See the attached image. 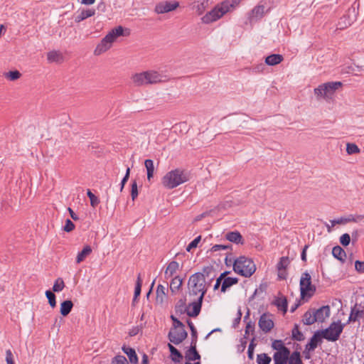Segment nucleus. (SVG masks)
I'll use <instances>...</instances> for the list:
<instances>
[{
  "label": "nucleus",
  "instance_id": "nucleus-24",
  "mask_svg": "<svg viewBox=\"0 0 364 364\" xmlns=\"http://www.w3.org/2000/svg\"><path fill=\"white\" fill-rule=\"evenodd\" d=\"M183 279L179 276H175L171 281L170 290L173 294H176L181 288Z\"/></svg>",
  "mask_w": 364,
  "mask_h": 364
},
{
  "label": "nucleus",
  "instance_id": "nucleus-42",
  "mask_svg": "<svg viewBox=\"0 0 364 364\" xmlns=\"http://www.w3.org/2000/svg\"><path fill=\"white\" fill-rule=\"evenodd\" d=\"M290 264V260L288 257H282L277 264V270H286Z\"/></svg>",
  "mask_w": 364,
  "mask_h": 364
},
{
  "label": "nucleus",
  "instance_id": "nucleus-45",
  "mask_svg": "<svg viewBox=\"0 0 364 364\" xmlns=\"http://www.w3.org/2000/svg\"><path fill=\"white\" fill-rule=\"evenodd\" d=\"M272 358L266 353L257 355V362L258 364H269Z\"/></svg>",
  "mask_w": 364,
  "mask_h": 364
},
{
  "label": "nucleus",
  "instance_id": "nucleus-4",
  "mask_svg": "<svg viewBox=\"0 0 364 364\" xmlns=\"http://www.w3.org/2000/svg\"><path fill=\"white\" fill-rule=\"evenodd\" d=\"M124 28L122 26H117L109 31L96 46L94 54L100 55L108 50L117 38L123 36Z\"/></svg>",
  "mask_w": 364,
  "mask_h": 364
},
{
  "label": "nucleus",
  "instance_id": "nucleus-17",
  "mask_svg": "<svg viewBox=\"0 0 364 364\" xmlns=\"http://www.w3.org/2000/svg\"><path fill=\"white\" fill-rule=\"evenodd\" d=\"M314 312L316 321L323 322L326 318L329 317L331 311L329 306H323L318 309H314Z\"/></svg>",
  "mask_w": 364,
  "mask_h": 364
},
{
  "label": "nucleus",
  "instance_id": "nucleus-57",
  "mask_svg": "<svg viewBox=\"0 0 364 364\" xmlns=\"http://www.w3.org/2000/svg\"><path fill=\"white\" fill-rule=\"evenodd\" d=\"M131 196L133 200H134L138 196V188L136 181H134L132 183Z\"/></svg>",
  "mask_w": 364,
  "mask_h": 364
},
{
  "label": "nucleus",
  "instance_id": "nucleus-41",
  "mask_svg": "<svg viewBox=\"0 0 364 364\" xmlns=\"http://www.w3.org/2000/svg\"><path fill=\"white\" fill-rule=\"evenodd\" d=\"M188 306H186V299H181L178 301L175 309L176 313L183 314L188 311Z\"/></svg>",
  "mask_w": 364,
  "mask_h": 364
},
{
  "label": "nucleus",
  "instance_id": "nucleus-11",
  "mask_svg": "<svg viewBox=\"0 0 364 364\" xmlns=\"http://www.w3.org/2000/svg\"><path fill=\"white\" fill-rule=\"evenodd\" d=\"M364 318V306L361 304H355L351 307L350 314L348 317L347 323L350 322L358 321L360 323V319Z\"/></svg>",
  "mask_w": 364,
  "mask_h": 364
},
{
  "label": "nucleus",
  "instance_id": "nucleus-61",
  "mask_svg": "<svg viewBox=\"0 0 364 364\" xmlns=\"http://www.w3.org/2000/svg\"><path fill=\"white\" fill-rule=\"evenodd\" d=\"M129 174H130V168L127 167L125 176H124V178H122V180L121 181L120 191H122L125 183L127 182V181L129 178Z\"/></svg>",
  "mask_w": 364,
  "mask_h": 364
},
{
  "label": "nucleus",
  "instance_id": "nucleus-1",
  "mask_svg": "<svg viewBox=\"0 0 364 364\" xmlns=\"http://www.w3.org/2000/svg\"><path fill=\"white\" fill-rule=\"evenodd\" d=\"M189 173L182 168L168 171L161 178V184L167 189H173L189 181Z\"/></svg>",
  "mask_w": 364,
  "mask_h": 364
},
{
  "label": "nucleus",
  "instance_id": "nucleus-62",
  "mask_svg": "<svg viewBox=\"0 0 364 364\" xmlns=\"http://www.w3.org/2000/svg\"><path fill=\"white\" fill-rule=\"evenodd\" d=\"M6 362L7 364H15L14 361V355L10 349L6 351Z\"/></svg>",
  "mask_w": 364,
  "mask_h": 364
},
{
  "label": "nucleus",
  "instance_id": "nucleus-35",
  "mask_svg": "<svg viewBox=\"0 0 364 364\" xmlns=\"http://www.w3.org/2000/svg\"><path fill=\"white\" fill-rule=\"evenodd\" d=\"M95 10L94 9H85L82 10L79 14L75 17V21L76 22H80L87 18L91 17L95 15Z\"/></svg>",
  "mask_w": 364,
  "mask_h": 364
},
{
  "label": "nucleus",
  "instance_id": "nucleus-36",
  "mask_svg": "<svg viewBox=\"0 0 364 364\" xmlns=\"http://www.w3.org/2000/svg\"><path fill=\"white\" fill-rule=\"evenodd\" d=\"M91 252H92V248L90 247V246H89V245L85 246L84 248L82 249V250L77 254V257H76V262L77 264H80L83 260H85V259L89 255H90Z\"/></svg>",
  "mask_w": 364,
  "mask_h": 364
},
{
  "label": "nucleus",
  "instance_id": "nucleus-20",
  "mask_svg": "<svg viewBox=\"0 0 364 364\" xmlns=\"http://www.w3.org/2000/svg\"><path fill=\"white\" fill-rule=\"evenodd\" d=\"M185 358L188 361H195L200 359V355L196 349V343L191 344L190 348L185 353Z\"/></svg>",
  "mask_w": 364,
  "mask_h": 364
},
{
  "label": "nucleus",
  "instance_id": "nucleus-64",
  "mask_svg": "<svg viewBox=\"0 0 364 364\" xmlns=\"http://www.w3.org/2000/svg\"><path fill=\"white\" fill-rule=\"evenodd\" d=\"M355 269L360 273L364 272V262H360L359 260L355 261Z\"/></svg>",
  "mask_w": 364,
  "mask_h": 364
},
{
  "label": "nucleus",
  "instance_id": "nucleus-39",
  "mask_svg": "<svg viewBox=\"0 0 364 364\" xmlns=\"http://www.w3.org/2000/svg\"><path fill=\"white\" fill-rule=\"evenodd\" d=\"M144 166L147 171V179L150 181L153 178L154 173V162L151 159H146L144 161Z\"/></svg>",
  "mask_w": 364,
  "mask_h": 364
},
{
  "label": "nucleus",
  "instance_id": "nucleus-16",
  "mask_svg": "<svg viewBox=\"0 0 364 364\" xmlns=\"http://www.w3.org/2000/svg\"><path fill=\"white\" fill-rule=\"evenodd\" d=\"M289 355L290 350L289 348L275 352L273 355L274 364H287Z\"/></svg>",
  "mask_w": 364,
  "mask_h": 364
},
{
  "label": "nucleus",
  "instance_id": "nucleus-31",
  "mask_svg": "<svg viewBox=\"0 0 364 364\" xmlns=\"http://www.w3.org/2000/svg\"><path fill=\"white\" fill-rule=\"evenodd\" d=\"M332 255L335 258L341 262H344L346 257L345 250L340 246H336L333 248Z\"/></svg>",
  "mask_w": 364,
  "mask_h": 364
},
{
  "label": "nucleus",
  "instance_id": "nucleus-54",
  "mask_svg": "<svg viewBox=\"0 0 364 364\" xmlns=\"http://www.w3.org/2000/svg\"><path fill=\"white\" fill-rule=\"evenodd\" d=\"M350 242V236L348 233H344L340 237V243L344 246L347 247Z\"/></svg>",
  "mask_w": 364,
  "mask_h": 364
},
{
  "label": "nucleus",
  "instance_id": "nucleus-28",
  "mask_svg": "<svg viewBox=\"0 0 364 364\" xmlns=\"http://www.w3.org/2000/svg\"><path fill=\"white\" fill-rule=\"evenodd\" d=\"M283 60L284 58L282 55L272 54L265 58V63L268 65L273 66L279 64Z\"/></svg>",
  "mask_w": 364,
  "mask_h": 364
},
{
  "label": "nucleus",
  "instance_id": "nucleus-8",
  "mask_svg": "<svg viewBox=\"0 0 364 364\" xmlns=\"http://www.w3.org/2000/svg\"><path fill=\"white\" fill-rule=\"evenodd\" d=\"M250 259L245 256H240L233 262V270L237 274L245 277H250Z\"/></svg>",
  "mask_w": 364,
  "mask_h": 364
},
{
  "label": "nucleus",
  "instance_id": "nucleus-56",
  "mask_svg": "<svg viewBox=\"0 0 364 364\" xmlns=\"http://www.w3.org/2000/svg\"><path fill=\"white\" fill-rule=\"evenodd\" d=\"M232 250V245H215L212 247L211 251L213 252H217L219 250Z\"/></svg>",
  "mask_w": 364,
  "mask_h": 364
},
{
  "label": "nucleus",
  "instance_id": "nucleus-21",
  "mask_svg": "<svg viewBox=\"0 0 364 364\" xmlns=\"http://www.w3.org/2000/svg\"><path fill=\"white\" fill-rule=\"evenodd\" d=\"M273 305L277 307V309L285 314L287 311L288 302L286 296H281L276 297L272 303Z\"/></svg>",
  "mask_w": 364,
  "mask_h": 364
},
{
  "label": "nucleus",
  "instance_id": "nucleus-38",
  "mask_svg": "<svg viewBox=\"0 0 364 364\" xmlns=\"http://www.w3.org/2000/svg\"><path fill=\"white\" fill-rule=\"evenodd\" d=\"M237 282L238 279L237 278L224 277L223 281L222 282L221 291L225 292L228 288L237 284Z\"/></svg>",
  "mask_w": 364,
  "mask_h": 364
},
{
  "label": "nucleus",
  "instance_id": "nucleus-58",
  "mask_svg": "<svg viewBox=\"0 0 364 364\" xmlns=\"http://www.w3.org/2000/svg\"><path fill=\"white\" fill-rule=\"evenodd\" d=\"M75 229L74 223L70 220L67 219L65 220V224L63 227V230L67 232H70Z\"/></svg>",
  "mask_w": 364,
  "mask_h": 364
},
{
  "label": "nucleus",
  "instance_id": "nucleus-46",
  "mask_svg": "<svg viewBox=\"0 0 364 364\" xmlns=\"http://www.w3.org/2000/svg\"><path fill=\"white\" fill-rule=\"evenodd\" d=\"M65 287V283L62 278H58L53 287V291L54 292L61 291Z\"/></svg>",
  "mask_w": 364,
  "mask_h": 364
},
{
  "label": "nucleus",
  "instance_id": "nucleus-43",
  "mask_svg": "<svg viewBox=\"0 0 364 364\" xmlns=\"http://www.w3.org/2000/svg\"><path fill=\"white\" fill-rule=\"evenodd\" d=\"M141 284H142V280L141 279V276L139 274L137 277V279H136V286H135V289H134V299H133L134 301L136 300L137 297L141 294Z\"/></svg>",
  "mask_w": 364,
  "mask_h": 364
},
{
  "label": "nucleus",
  "instance_id": "nucleus-22",
  "mask_svg": "<svg viewBox=\"0 0 364 364\" xmlns=\"http://www.w3.org/2000/svg\"><path fill=\"white\" fill-rule=\"evenodd\" d=\"M131 80L135 86L139 87L147 85L145 71L132 75Z\"/></svg>",
  "mask_w": 364,
  "mask_h": 364
},
{
  "label": "nucleus",
  "instance_id": "nucleus-48",
  "mask_svg": "<svg viewBox=\"0 0 364 364\" xmlns=\"http://www.w3.org/2000/svg\"><path fill=\"white\" fill-rule=\"evenodd\" d=\"M272 348L277 351L283 350L288 348L286 347L282 340H274L272 343Z\"/></svg>",
  "mask_w": 364,
  "mask_h": 364
},
{
  "label": "nucleus",
  "instance_id": "nucleus-50",
  "mask_svg": "<svg viewBox=\"0 0 364 364\" xmlns=\"http://www.w3.org/2000/svg\"><path fill=\"white\" fill-rule=\"evenodd\" d=\"M267 289V284L266 282H264V283H262V284L259 285V288H257V289L255 290V291H254L253 294H252V299L254 298V296H259V295H261V294H264V293L266 291Z\"/></svg>",
  "mask_w": 364,
  "mask_h": 364
},
{
  "label": "nucleus",
  "instance_id": "nucleus-5",
  "mask_svg": "<svg viewBox=\"0 0 364 364\" xmlns=\"http://www.w3.org/2000/svg\"><path fill=\"white\" fill-rule=\"evenodd\" d=\"M341 82H328L319 85L314 89V94L317 97L331 99L335 92L342 87Z\"/></svg>",
  "mask_w": 364,
  "mask_h": 364
},
{
  "label": "nucleus",
  "instance_id": "nucleus-32",
  "mask_svg": "<svg viewBox=\"0 0 364 364\" xmlns=\"http://www.w3.org/2000/svg\"><path fill=\"white\" fill-rule=\"evenodd\" d=\"M291 339L297 341H302L305 339L303 333L299 330V326L295 323L291 330Z\"/></svg>",
  "mask_w": 364,
  "mask_h": 364
},
{
  "label": "nucleus",
  "instance_id": "nucleus-13",
  "mask_svg": "<svg viewBox=\"0 0 364 364\" xmlns=\"http://www.w3.org/2000/svg\"><path fill=\"white\" fill-rule=\"evenodd\" d=\"M271 316L272 315L270 314L264 313L260 316L259 319V326L260 329L264 333L269 332L274 327V324L273 320L271 318Z\"/></svg>",
  "mask_w": 364,
  "mask_h": 364
},
{
  "label": "nucleus",
  "instance_id": "nucleus-26",
  "mask_svg": "<svg viewBox=\"0 0 364 364\" xmlns=\"http://www.w3.org/2000/svg\"><path fill=\"white\" fill-rule=\"evenodd\" d=\"M225 238L228 241L235 244H243L242 237L237 231L228 232L225 235Z\"/></svg>",
  "mask_w": 364,
  "mask_h": 364
},
{
  "label": "nucleus",
  "instance_id": "nucleus-30",
  "mask_svg": "<svg viewBox=\"0 0 364 364\" xmlns=\"http://www.w3.org/2000/svg\"><path fill=\"white\" fill-rule=\"evenodd\" d=\"M73 306V303L71 300H66L61 303L60 304V314L63 316H68Z\"/></svg>",
  "mask_w": 364,
  "mask_h": 364
},
{
  "label": "nucleus",
  "instance_id": "nucleus-6",
  "mask_svg": "<svg viewBox=\"0 0 364 364\" xmlns=\"http://www.w3.org/2000/svg\"><path fill=\"white\" fill-rule=\"evenodd\" d=\"M345 325V323H341V321H338L331 323L327 328L320 331L321 334H323V338L328 341L334 342L338 340Z\"/></svg>",
  "mask_w": 364,
  "mask_h": 364
},
{
  "label": "nucleus",
  "instance_id": "nucleus-53",
  "mask_svg": "<svg viewBox=\"0 0 364 364\" xmlns=\"http://www.w3.org/2000/svg\"><path fill=\"white\" fill-rule=\"evenodd\" d=\"M112 364H129V363L124 355H117L112 358Z\"/></svg>",
  "mask_w": 364,
  "mask_h": 364
},
{
  "label": "nucleus",
  "instance_id": "nucleus-3",
  "mask_svg": "<svg viewBox=\"0 0 364 364\" xmlns=\"http://www.w3.org/2000/svg\"><path fill=\"white\" fill-rule=\"evenodd\" d=\"M188 288L190 296L201 297L203 299L208 290L204 274L197 272L192 274L188 279Z\"/></svg>",
  "mask_w": 364,
  "mask_h": 364
},
{
  "label": "nucleus",
  "instance_id": "nucleus-29",
  "mask_svg": "<svg viewBox=\"0 0 364 364\" xmlns=\"http://www.w3.org/2000/svg\"><path fill=\"white\" fill-rule=\"evenodd\" d=\"M122 350L124 353H126L129 358V362L133 364H136L138 363V357L136 354L135 350L130 347L123 346Z\"/></svg>",
  "mask_w": 364,
  "mask_h": 364
},
{
  "label": "nucleus",
  "instance_id": "nucleus-33",
  "mask_svg": "<svg viewBox=\"0 0 364 364\" xmlns=\"http://www.w3.org/2000/svg\"><path fill=\"white\" fill-rule=\"evenodd\" d=\"M47 59L50 63H60L63 57L60 52L53 50L48 53Z\"/></svg>",
  "mask_w": 364,
  "mask_h": 364
},
{
  "label": "nucleus",
  "instance_id": "nucleus-55",
  "mask_svg": "<svg viewBox=\"0 0 364 364\" xmlns=\"http://www.w3.org/2000/svg\"><path fill=\"white\" fill-rule=\"evenodd\" d=\"M200 240H201L200 235L196 237L192 242H191L188 245V246L186 247V251L190 252L192 249L196 248L198 246V244L200 241Z\"/></svg>",
  "mask_w": 364,
  "mask_h": 364
},
{
  "label": "nucleus",
  "instance_id": "nucleus-37",
  "mask_svg": "<svg viewBox=\"0 0 364 364\" xmlns=\"http://www.w3.org/2000/svg\"><path fill=\"white\" fill-rule=\"evenodd\" d=\"M168 349L171 354V360L176 363L180 362V360L183 358L182 354L179 352L178 349H176L173 345L171 343L168 344Z\"/></svg>",
  "mask_w": 364,
  "mask_h": 364
},
{
  "label": "nucleus",
  "instance_id": "nucleus-60",
  "mask_svg": "<svg viewBox=\"0 0 364 364\" xmlns=\"http://www.w3.org/2000/svg\"><path fill=\"white\" fill-rule=\"evenodd\" d=\"M242 318V311L240 309H238L236 317L234 318L232 322V328H236L238 326Z\"/></svg>",
  "mask_w": 364,
  "mask_h": 364
},
{
  "label": "nucleus",
  "instance_id": "nucleus-49",
  "mask_svg": "<svg viewBox=\"0 0 364 364\" xmlns=\"http://www.w3.org/2000/svg\"><path fill=\"white\" fill-rule=\"evenodd\" d=\"M46 296L48 300V303L52 308L56 306L55 295L50 290L46 291Z\"/></svg>",
  "mask_w": 364,
  "mask_h": 364
},
{
  "label": "nucleus",
  "instance_id": "nucleus-47",
  "mask_svg": "<svg viewBox=\"0 0 364 364\" xmlns=\"http://www.w3.org/2000/svg\"><path fill=\"white\" fill-rule=\"evenodd\" d=\"M346 151L348 154H359L360 149L355 144L348 143L346 144Z\"/></svg>",
  "mask_w": 364,
  "mask_h": 364
},
{
  "label": "nucleus",
  "instance_id": "nucleus-52",
  "mask_svg": "<svg viewBox=\"0 0 364 364\" xmlns=\"http://www.w3.org/2000/svg\"><path fill=\"white\" fill-rule=\"evenodd\" d=\"M87 195L90 200V205L95 208L100 203V200L95 196L90 190H87Z\"/></svg>",
  "mask_w": 364,
  "mask_h": 364
},
{
  "label": "nucleus",
  "instance_id": "nucleus-12",
  "mask_svg": "<svg viewBox=\"0 0 364 364\" xmlns=\"http://www.w3.org/2000/svg\"><path fill=\"white\" fill-rule=\"evenodd\" d=\"M179 6L178 1H162L156 4L155 11L157 14H165L175 10Z\"/></svg>",
  "mask_w": 364,
  "mask_h": 364
},
{
  "label": "nucleus",
  "instance_id": "nucleus-9",
  "mask_svg": "<svg viewBox=\"0 0 364 364\" xmlns=\"http://www.w3.org/2000/svg\"><path fill=\"white\" fill-rule=\"evenodd\" d=\"M187 336L185 327H177L171 328L168 337L171 343L178 345L187 338Z\"/></svg>",
  "mask_w": 364,
  "mask_h": 364
},
{
  "label": "nucleus",
  "instance_id": "nucleus-34",
  "mask_svg": "<svg viewBox=\"0 0 364 364\" xmlns=\"http://www.w3.org/2000/svg\"><path fill=\"white\" fill-rule=\"evenodd\" d=\"M166 287L162 284H159L156 289V298L157 304H162L166 298Z\"/></svg>",
  "mask_w": 364,
  "mask_h": 364
},
{
  "label": "nucleus",
  "instance_id": "nucleus-59",
  "mask_svg": "<svg viewBox=\"0 0 364 364\" xmlns=\"http://www.w3.org/2000/svg\"><path fill=\"white\" fill-rule=\"evenodd\" d=\"M364 218V215H357L355 216L353 215H349L347 218V223L350 222L357 223L358 221L362 220Z\"/></svg>",
  "mask_w": 364,
  "mask_h": 364
},
{
  "label": "nucleus",
  "instance_id": "nucleus-15",
  "mask_svg": "<svg viewBox=\"0 0 364 364\" xmlns=\"http://www.w3.org/2000/svg\"><path fill=\"white\" fill-rule=\"evenodd\" d=\"M203 299L198 297L193 299V301L188 304L187 315L191 317H196L200 312Z\"/></svg>",
  "mask_w": 364,
  "mask_h": 364
},
{
  "label": "nucleus",
  "instance_id": "nucleus-51",
  "mask_svg": "<svg viewBox=\"0 0 364 364\" xmlns=\"http://www.w3.org/2000/svg\"><path fill=\"white\" fill-rule=\"evenodd\" d=\"M187 323L190 328V330L191 331V336H192V341H191V343H197V331H196V328H195L193 322L190 320H188L187 321Z\"/></svg>",
  "mask_w": 364,
  "mask_h": 364
},
{
  "label": "nucleus",
  "instance_id": "nucleus-63",
  "mask_svg": "<svg viewBox=\"0 0 364 364\" xmlns=\"http://www.w3.org/2000/svg\"><path fill=\"white\" fill-rule=\"evenodd\" d=\"M229 272H224L223 273H222L220 277L216 279V282L215 284V286H214V289H217L219 288L220 285L221 284L222 285V282L223 281V279L224 277H225V275L227 274H228Z\"/></svg>",
  "mask_w": 364,
  "mask_h": 364
},
{
  "label": "nucleus",
  "instance_id": "nucleus-2",
  "mask_svg": "<svg viewBox=\"0 0 364 364\" xmlns=\"http://www.w3.org/2000/svg\"><path fill=\"white\" fill-rule=\"evenodd\" d=\"M240 0H225L202 17L204 23H210L220 18L223 15L235 9Z\"/></svg>",
  "mask_w": 364,
  "mask_h": 364
},
{
  "label": "nucleus",
  "instance_id": "nucleus-23",
  "mask_svg": "<svg viewBox=\"0 0 364 364\" xmlns=\"http://www.w3.org/2000/svg\"><path fill=\"white\" fill-rule=\"evenodd\" d=\"M179 269V264L176 261H171L168 263L164 272L166 279L172 277Z\"/></svg>",
  "mask_w": 364,
  "mask_h": 364
},
{
  "label": "nucleus",
  "instance_id": "nucleus-25",
  "mask_svg": "<svg viewBox=\"0 0 364 364\" xmlns=\"http://www.w3.org/2000/svg\"><path fill=\"white\" fill-rule=\"evenodd\" d=\"M302 322L304 325L309 326L316 322V318L314 312V309H310L303 315Z\"/></svg>",
  "mask_w": 364,
  "mask_h": 364
},
{
  "label": "nucleus",
  "instance_id": "nucleus-14",
  "mask_svg": "<svg viewBox=\"0 0 364 364\" xmlns=\"http://www.w3.org/2000/svg\"><path fill=\"white\" fill-rule=\"evenodd\" d=\"M250 314V310L247 308L246 315L244 317V321L246 323L245 336L240 338V343L237 346V351L242 353L245 350L247 345V336L249 335L250 331V321H247Z\"/></svg>",
  "mask_w": 364,
  "mask_h": 364
},
{
  "label": "nucleus",
  "instance_id": "nucleus-19",
  "mask_svg": "<svg viewBox=\"0 0 364 364\" xmlns=\"http://www.w3.org/2000/svg\"><path fill=\"white\" fill-rule=\"evenodd\" d=\"M146 84H156L162 81V75L155 70L145 71Z\"/></svg>",
  "mask_w": 364,
  "mask_h": 364
},
{
  "label": "nucleus",
  "instance_id": "nucleus-44",
  "mask_svg": "<svg viewBox=\"0 0 364 364\" xmlns=\"http://www.w3.org/2000/svg\"><path fill=\"white\" fill-rule=\"evenodd\" d=\"M4 76L6 79L11 81H14L18 80L21 76V74L18 70H13L9 71L8 73H5Z\"/></svg>",
  "mask_w": 364,
  "mask_h": 364
},
{
  "label": "nucleus",
  "instance_id": "nucleus-40",
  "mask_svg": "<svg viewBox=\"0 0 364 364\" xmlns=\"http://www.w3.org/2000/svg\"><path fill=\"white\" fill-rule=\"evenodd\" d=\"M288 364H303V362L301 359L300 353L297 350L294 351L291 354L289 355Z\"/></svg>",
  "mask_w": 364,
  "mask_h": 364
},
{
  "label": "nucleus",
  "instance_id": "nucleus-7",
  "mask_svg": "<svg viewBox=\"0 0 364 364\" xmlns=\"http://www.w3.org/2000/svg\"><path fill=\"white\" fill-rule=\"evenodd\" d=\"M299 285L301 299H309L313 296L316 287L311 284V277L309 272H305L301 274Z\"/></svg>",
  "mask_w": 364,
  "mask_h": 364
},
{
  "label": "nucleus",
  "instance_id": "nucleus-10",
  "mask_svg": "<svg viewBox=\"0 0 364 364\" xmlns=\"http://www.w3.org/2000/svg\"><path fill=\"white\" fill-rule=\"evenodd\" d=\"M270 10L267 6L264 1H260L259 3L252 9V23L260 21Z\"/></svg>",
  "mask_w": 364,
  "mask_h": 364
},
{
  "label": "nucleus",
  "instance_id": "nucleus-18",
  "mask_svg": "<svg viewBox=\"0 0 364 364\" xmlns=\"http://www.w3.org/2000/svg\"><path fill=\"white\" fill-rule=\"evenodd\" d=\"M323 334H321V331L318 330L314 333L312 337L310 338L309 342L306 344L308 347V350H315L318 345L322 343Z\"/></svg>",
  "mask_w": 364,
  "mask_h": 364
},
{
  "label": "nucleus",
  "instance_id": "nucleus-27",
  "mask_svg": "<svg viewBox=\"0 0 364 364\" xmlns=\"http://www.w3.org/2000/svg\"><path fill=\"white\" fill-rule=\"evenodd\" d=\"M208 6V0H195L193 2V9H196L198 15L202 14Z\"/></svg>",
  "mask_w": 364,
  "mask_h": 364
}]
</instances>
